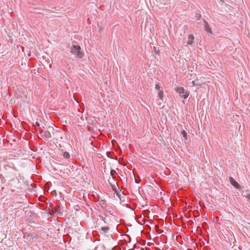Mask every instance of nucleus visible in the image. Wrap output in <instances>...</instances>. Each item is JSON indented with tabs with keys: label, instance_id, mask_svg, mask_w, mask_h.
Masks as SVG:
<instances>
[{
	"label": "nucleus",
	"instance_id": "f257e3e1",
	"mask_svg": "<svg viewBox=\"0 0 250 250\" xmlns=\"http://www.w3.org/2000/svg\"><path fill=\"white\" fill-rule=\"evenodd\" d=\"M176 91L181 97L185 99H187L189 95V92L187 90H185L183 87H176Z\"/></svg>",
	"mask_w": 250,
	"mask_h": 250
},
{
	"label": "nucleus",
	"instance_id": "f03ea898",
	"mask_svg": "<svg viewBox=\"0 0 250 250\" xmlns=\"http://www.w3.org/2000/svg\"><path fill=\"white\" fill-rule=\"evenodd\" d=\"M70 51L72 54L77 55L80 58H82L84 54V52L81 50V48H71Z\"/></svg>",
	"mask_w": 250,
	"mask_h": 250
},
{
	"label": "nucleus",
	"instance_id": "7ed1b4c3",
	"mask_svg": "<svg viewBox=\"0 0 250 250\" xmlns=\"http://www.w3.org/2000/svg\"><path fill=\"white\" fill-rule=\"evenodd\" d=\"M40 134L41 137L43 138H50L51 137V134L49 130H43L41 129L40 131Z\"/></svg>",
	"mask_w": 250,
	"mask_h": 250
},
{
	"label": "nucleus",
	"instance_id": "20e7f679",
	"mask_svg": "<svg viewBox=\"0 0 250 250\" xmlns=\"http://www.w3.org/2000/svg\"><path fill=\"white\" fill-rule=\"evenodd\" d=\"M203 21L205 23L204 25V29L205 31H206L207 32L209 33L210 34H212V31L211 30V28L208 24V22L205 20L203 19Z\"/></svg>",
	"mask_w": 250,
	"mask_h": 250
},
{
	"label": "nucleus",
	"instance_id": "39448f33",
	"mask_svg": "<svg viewBox=\"0 0 250 250\" xmlns=\"http://www.w3.org/2000/svg\"><path fill=\"white\" fill-rule=\"evenodd\" d=\"M229 182L236 188L239 189L240 188V185L232 177H229Z\"/></svg>",
	"mask_w": 250,
	"mask_h": 250
},
{
	"label": "nucleus",
	"instance_id": "423d86ee",
	"mask_svg": "<svg viewBox=\"0 0 250 250\" xmlns=\"http://www.w3.org/2000/svg\"><path fill=\"white\" fill-rule=\"evenodd\" d=\"M194 40V37L192 34H190L188 37V40L187 41V44L188 45H191L193 42Z\"/></svg>",
	"mask_w": 250,
	"mask_h": 250
},
{
	"label": "nucleus",
	"instance_id": "0eeeda50",
	"mask_svg": "<svg viewBox=\"0 0 250 250\" xmlns=\"http://www.w3.org/2000/svg\"><path fill=\"white\" fill-rule=\"evenodd\" d=\"M248 191H243L242 193V195L243 197H246V198H248L249 200H250V193H247Z\"/></svg>",
	"mask_w": 250,
	"mask_h": 250
},
{
	"label": "nucleus",
	"instance_id": "6e6552de",
	"mask_svg": "<svg viewBox=\"0 0 250 250\" xmlns=\"http://www.w3.org/2000/svg\"><path fill=\"white\" fill-rule=\"evenodd\" d=\"M101 229L104 233H107L109 228L107 227H103L101 228Z\"/></svg>",
	"mask_w": 250,
	"mask_h": 250
},
{
	"label": "nucleus",
	"instance_id": "1a4fd4ad",
	"mask_svg": "<svg viewBox=\"0 0 250 250\" xmlns=\"http://www.w3.org/2000/svg\"><path fill=\"white\" fill-rule=\"evenodd\" d=\"M62 155L66 159H68L70 157V154L68 152H62Z\"/></svg>",
	"mask_w": 250,
	"mask_h": 250
},
{
	"label": "nucleus",
	"instance_id": "9d476101",
	"mask_svg": "<svg viewBox=\"0 0 250 250\" xmlns=\"http://www.w3.org/2000/svg\"><path fill=\"white\" fill-rule=\"evenodd\" d=\"M158 96L160 98V99L163 101V92L162 90H159V91L158 93Z\"/></svg>",
	"mask_w": 250,
	"mask_h": 250
},
{
	"label": "nucleus",
	"instance_id": "9b49d317",
	"mask_svg": "<svg viewBox=\"0 0 250 250\" xmlns=\"http://www.w3.org/2000/svg\"><path fill=\"white\" fill-rule=\"evenodd\" d=\"M195 18L196 20H199L201 18V15L199 13H197L195 14Z\"/></svg>",
	"mask_w": 250,
	"mask_h": 250
},
{
	"label": "nucleus",
	"instance_id": "f8f14e48",
	"mask_svg": "<svg viewBox=\"0 0 250 250\" xmlns=\"http://www.w3.org/2000/svg\"><path fill=\"white\" fill-rule=\"evenodd\" d=\"M167 0H158V2L161 4L165 5L167 4Z\"/></svg>",
	"mask_w": 250,
	"mask_h": 250
},
{
	"label": "nucleus",
	"instance_id": "ddd939ff",
	"mask_svg": "<svg viewBox=\"0 0 250 250\" xmlns=\"http://www.w3.org/2000/svg\"><path fill=\"white\" fill-rule=\"evenodd\" d=\"M182 134L183 137L184 138H185L186 139H187V136H188V135H187V132H186V131H185V130H183V131H182Z\"/></svg>",
	"mask_w": 250,
	"mask_h": 250
},
{
	"label": "nucleus",
	"instance_id": "4468645a",
	"mask_svg": "<svg viewBox=\"0 0 250 250\" xmlns=\"http://www.w3.org/2000/svg\"><path fill=\"white\" fill-rule=\"evenodd\" d=\"M116 173V172L115 170H114V169L111 170L110 174L112 177H113Z\"/></svg>",
	"mask_w": 250,
	"mask_h": 250
},
{
	"label": "nucleus",
	"instance_id": "2eb2a0df",
	"mask_svg": "<svg viewBox=\"0 0 250 250\" xmlns=\"http://www.w3.org/2000/svg\"><path fill=\"white\" fill-rule=\"evenodd\" d=\"M155 87V89H156V90H158L159 91V90H160V85H159V84H156Z\"/></svg>",
	"mask_w": 250,
	"mask_h": 250
},
{
	"label": "nucleus",
	"instance_id": "dca6fc26",
	"mask_svg": "<svg viewBox=\"0 0 250 250\" xmlns=\"http://www.w3.org/2000/svg\"><path fill=\"white\" fill-rule=\"evenodd\" d=\"M153 50L155 52V54H158L159 50H157L156 48H153Z\"/></svg>",
	"mask_w": 250,
	"mask_h": 250
},
{
	"label": "nucleus",
	"instance_id": "f3484780",
	"mask_svg": "<svg viewBox=\"0 0 250 250\" xmlns=\"http://www.w3.org/2000/svg\"><path fill=\"white\" fill-rule=\"evenodd\" d=\"M105 204V201L104 200H101L100 201V204L101 205H104Z\"/></svg>",
	"mask_w": 250,
	"mask_h": 250
},
{
	"label": "nucleus",
	"instance_id": "a211bd4d",
	"mask_svg": "<svg viewBox=\"0 0 250 250\" xmlns=\"http://www.w3.org/2000/svg\"><path fill=\"white\" fill-rule=\"evenodd\" d=\"M51 193L53 195H56V191L55 190L52 191Z\"/></svg>",
	"mask_w": 250,
	"mask_h": 250
},
{
	"label": "nucleus",
	"instance_id": "6ab92c4d",
	"mask_svg": "<svg viewBox=\"0 0 250 250\" xmlns=\"http://www.w3.org/2000/svg\"><path fill=\"white\" fill-rule=\"evenodd\" d=\"M72 47H80L79 45H72Z\"/></svg>",
	"mask_w": 250,
	"mask_h": 250
},
{
	"label": "nucleus",
	"instance_id": "aec40b11",
	"mask_svg": "<svg viewBox=\"0 0 250 250\" xmlns=\"http://www.w3.org/2000/svg\"><path fill=\"white\" fill-rule=\"evenodd\" d=\"M48 129H49V130H53V128L52 127H51V126H49V127H48Z\"/></svg>",
	"mask_w": 250,
	"mask_h": 250
},
{
	"label": "nucleus",
	"instance_id": "412c9836",
	"mask_svg": "<svg viewBox=\"0 0 250 250\" xmlns=\"http://www.w3.org/2000/svg\"><path fill=\"white\" fill-rule=\"evenodd\" d=\"M36 124H37V125L38 126H40L39 124H38V123H36Z\"/></svg>",
	"mask_w": 250,
	"mask_h": 250
},
{
	"label": "nucleus",
	"instance_id": "4be33fe9",
	"mask_svg": "<svg viewBox=\"0 0 250 250\" xmlns=\"http://www.w3.org/2000/svg\"><path fill=\"white\" fill-rule=\"evenodd\" d=\"M249 37H250V33H249Z\"/></svg>",
	"mask_w": 250,
	"mask_h": 250
},
{
	"label": "nucleus",
	"instance_id": "5701e85b",
	"mask_svg": "<svg viewBox=\"0 0 250 250\" xmlns=\"http://www.w3.org/2000/svg\"><path fill=\"white\" fill-rule=\"evenodd\" d=\"M192 83H193V85H195V84H194V81H193V82H192Z\"/></svg>",
	"mask_w": 250,
	"mask_h": 250
},
{
	"label": "nucleus",
	"instance_id": "b1692460",
	"mask_svg": "<svg viewBox=\"0 0 250 250\" xmlns=\"http://www.w3.org/2000/svg\"><path fill=\"white\" fill-rule=\"evenodd\" d=\"M24 48V47H22V51H23Z\"/></svg>",
	"mask_w": 250,
	"mask_h": 250
}]
</instances>
